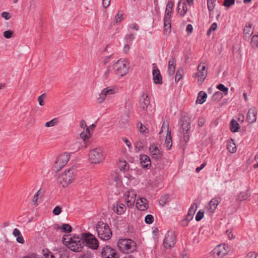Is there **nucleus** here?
Segmentation results:
<instances>
[{
  "label": "nucleus",
  "instance_id": "1",
  "mask_svg": "<svg viewBox=\"0 0 258 258\" xmlns=\"http://www.w3.org/2000/svg\"><path fill=\"white\" fill-rule=\"evenodd\" d=\"M62 241L71 250L75 252L81 251L84 245L82 237L80 238L76 236H73V237L70 236H63Z\"/></svg>",
  "mask_w": 258,
  "mask_h": 258
},
{
  "label": "nucleus",
  "instance_id": "33",
  "mask_svg": "<svg viewBox=\"0 0 258 258\" xmlns=\"http://www.w3.org/2000/svg\"><path fill=\"white\" fill-rule=\"evenodd\" d=\"M58 122V119L57 118H54L51 120L47 122L45 124V126L47 127H52L56 125Z\"/></svg>",
  "mask_w": 258,
  "mask_h": 258
},
{
  "label": "nucleus",
  "instance_id": "3",
  "mask_svg": "<svg viewBox=\"0 0 258 258\" xmlns=\"http://www.w3.org/2000/svg\"><path fill=\"white\" fill-rule=\"evenodd\" d=\"M74 178L75 170L74 168H70L58 177L57 181L62 187H65L72 182Z\"/></svg>",
  "mask_w": 258,
  "mask_h": 258
},
{
  "label": "nucleus",
  "instance_id": "28",
  "mask_svg": "<svg viewBox=\"0 0 258 258\" xmlns=\"http://www.w3.org/2000/svg\"><path fill=\"white\" fill-rule=\"evenodd\" d=\"M253 34V30L251 28V25H246L243 30L244 38L245 39H249V37Z\"/></svg>",
  "mask_w": 258,
  "mask_h": 258
},
{
  "label": "nucleus",
  "instance_id": "18",
  "mask_svg": "<svg viewBox=\"0 0 258 258\" xmlns=\"http://www.w3.org/2000/svg\"><path fill=\"white\" fill-rule=\"evenodd\" d=\"M112 209L117 214L121 215L125 211L126 207L123 204L116 203L115 204L113 205Z\"/></svg>",
  "mask_w": 258,
  "mask_h": 258
},
{
  "label": "nucleus",
  "instance_id": "23",
  "mask_svg": "<svg viewBox=\"0 0 258 258\" xmlns=\"http://www.w3.org/2000/svg\"><path fill=\"white\" fill-rule=\"evenodd\" d=\"M176 59L174 57H172L168 61V73L170 76H172L174 74L175 70Z\"/></svg>",
  "mask_w": 258,
  "mask_h": 258
},
{
  "label": "nucleus",
  "instance_id": "52",
  "mask_svg": "<svg viewBox=\"0 0 258 258\" xmlns=\"http://www.w3.org/2000/svg\"><path fill=\"white\" fill-rule=\"evenodd\" d=\"M106 97V96L103 93V92L101 91V93L99 94V97L97 99V100L99 103H102L104 100H105V98Z\"/></svg>",
  "mask_w": 258,
  "mask_h": 258
},
{
  "label": "nucleus",
  "instance_id": "21",
  "mask_svg": "<svg viewBox=\"0 0 258 258\" xmlns=\"http://www.w3.org/2000/svg\"><path fill=\"white\" fill-rule=\"evenodd\" d=\"M153 78L155 84H162V76L159 70L157 69H154L152 72Z\"/></svg>",
  "mask_w": 258,
  "mask_h": 258
},
{
  "label": "nucleus",
  "instance_id": "4",
  "mask_svg": "<svg viewBox=\"0 0 258 258\" xmlns=\"http://www.w3.org/2000/svg\"><path fill=\"white\" fill-rule=\"evenodd\" d=\"M117 246L123 252L130 253L136 249V243L130 239H120L118 241Z\"/></svg>",
  "mask_w": 258,
  "mask_h": 258
},
{
  "label": "nucleus",
  "instance_id": "49",
  "mask_svg": "<svg viewBox=\"0 0 258 258\" xmlns=\"http://www.w3.org/2000/svg\"><path fill=\"white\" fill-rule=\"evenodd\" d=\"M234 0H225L224 1L223 5L227 7H229L234 4Z\"/></svg>",
  "mask_w": 258,
  "mask_h": 258
},
{
  "label": "nucleus",
  "instance_id": "56",
  "mask_svg": "<svg viewBox=\"0 0 258 258\" xmlns=\"http://www.w3.org/2000/svg\"><path fill=\"white\" fill-rule=\"evenodd\" d=\"M246 258H256V254L254 252H249L247 253Z\"/></svg>",
  "mask_w": 258,
  "mask_h": 258
},
{
  "label": "nucleus",
  "instance_id": "35",
  "mask_svg": "<svg viewBox=\"0 0 258 258\" xmlns=\"http://www.w3.org/2000/svg\"><path fill=\"white\" fill-rule=\"evenodd\" d=\"M135 150L137 152H139L143 149V143L142 141H139L135 143Z\"/></svg>",
  "mask_w": 258,
  "mask_h": 258
},
{
  "label": "nucleus",
  "instance_id": "41",
  "mask_svg": "<svg viewBox=\"0 0 258 258\" xmlns=\"http://www.w3.org/2000/svg\"><path fill=\"white\" fill-rule=\"evenodd\" d=\"M102 92L107 97L108 95H111L114 93V90L109 88H104Z\"/></svg>",
  "mask_w": 258,
  "mask_h": 258
},
{
  "label": "nucleus",
  "instance_id": "19",
  "mask_svg": "<svg viewBox=\"0 0 258 258\" xmlns=\"http://www.w3.org/2000/svg\"><path fill=\"white\" fill-rule=\"evenodd\" d=\"M140 161L142 166L144 168L148 169L151 165L150 159L146 155H141Z\"/></svg>",
  "mask_w": 258,
  "mask_h": 258
},
{
  "label": "nucleus",
  "instance_id": "12",
  "mask_svg": "<svg viewBox=\"0 0 258 258\" xmlns=\"http://www.w3.org/2000/svg\"><path fill=\"white\" fill-rule=\"evenodd\" d=\"M80 126L83 129V131L80 133V137L84 141H85L87 139L89 138L91 136L90 131H89V127H88L86 122L84 120L80 121Z\"/></svg>",
  "mask_w": 258,
  "mask_h": 258
},
{
  "label": "nucleus",
  "instance_id": "60",
  "mask_svg": "<svg viewBox=\"0 0 258 258\" xmlns=\"http://www.w3.org/2000/svg\"><path fill=\"white\" fill-rule=\"evenodd\" d=\"M17 241L21 244L24 243L25 240H24L22 234L21 235V236H19L18 237H17Z\"/></svg>",
  "mask_w": 258,
  "mask_h": 258
},
{
  "label": "nucleus",
  "instance_id": "15",
  "mask_svg": "<svg viewBox=\"0 0 258 258\" xmlns=\"http://www.w3.org/2000/svg\"><path fill=\"white\" fill-rule=\"evenodd\" d=\"M257 110L252 107L248 110L246 116V120L249 123H253L256 120Z\"/></svg>",
  "mask_w": 258,
  "mask_h": 258
},
{
  "label": "nucleus",
  "instance_id": "42",
  "mask_svg": "<svg viewBox=\"0 0 258 258\" xmlns=\"http://www.w3.org/2000/svg\"><path fill=\"white\" fill-rule=\"evenodd\" d=\"M251 45L252 47L257 46L258 45V35H254L251 40Z\"/></svg>",
  "mask_w": 258,
  "mask_h": 258
},
{
  "label": "nucleus",
  "instance_id": "38",
  "mask_svg": "<svg viewBox=\"0 0 258 258\" xmlns=\"http://www.w3.org/2000/svg\"><path fill=\"white\" fill-rule=\"evenodd\" d=\"M168 195H165L162 197L159 201V204L163 206L166 203L168 202Z\"/></svg>",
  "mask_w": 258,
  "mask_h": 258
},
{
  "label": "nucleus",
  "instance_id": "45",
  "mask_svg": "<svg viewBox=\"0 0 258 258\" xmlns=\"http://www.w3.org/2000/svg\"><path fill=\"white\" fill-rule=\"evenodd\" d=\"M119 167L120 170H122L123 171H126L128 169V166L127 165V163L125 161H120Z\"/></svg>",
  "mask_w": 258,
  "mask_h": 258
},
{
  "label": "nucleus",
  "instance_id": "30",
  "mask_svg": "<svg viewBox=\"0 0 258 258\" xmlns=\"http://www.w3.org/2000/svg\"><path fill=\"white\" fill-rule=\"evenodd\" d=\"M207 97V94L203 91H200L198 94L196 103L199 104H203L205 102L206 99Z\"/></svg>",
  "mask_w": 258,
  "mask_h": 258
},
{
  "label": "nucleus",
  "instance_id": "25",
  "mask_svg": "<svg viewBox=\"0 0 258 258\" xmlns=\"http://www.w3.org/2000/svg\"><path fill=\"white\" fill-rule=\"evenodd\" d=\"M224 246V245H219L217 246L213 250L214 253L218 256L223 257L226 254V250Z\"/></svg>",
  "mask_w": 258,
  "mask_h": 258
},
{
  "label": "nucleus",
  "instance_id": "61",
  "mask_svg": "<svg viewBox=\"0 0 258 258\" xmlns=\"http://www.w3.org/2000/svg\"><path fill=\"white\" fill-rule=\"evenodd\" d=\"M192 26L191 24H188L186 26V31L188 33H191L192 31Z\"/></svg>",
  "mask_w": 258,
  "mask_h": 258
},
{
  "label": "nucleus",
  "instance_id": "37",
  "mask_svg": "<svg viewBox=\"0 0 258 258\" xmlns=\"http://www.w3.org/2000/svg\"><path fill=\"white\" fill-rule=\"evenodd\" d=\"M248 197V194L246 191L241 192L238 197V200L242 201L246 200Z\"/></svg>",
  "mask_w": 258,
  "mask_h": 258
},
{
  "label": "nucleus",
  "instance_id": "46",
  "mask_svg": "<svg viewBox=\"0 0 258 258\" xmlns=\"http://www.w3.org/2000/svg\"><path fill=\"white\" fill-rule=\"evenodd\" d=\"M145 221L147 224H152L154 221V217L152 215H147L145 218Z\"/></svg>",
  "mask_w": 258,
  "mask_h": 258
},
{
  "label": "nucleus",
  "instance_id": "57",
  "mask_svg": "<svg viewBox=\"0 0 258 258\" xmlns=\"http://www.w3.org/2000/svg\"><path fill=\"white\" fill-rule=\"evenodd\" d=\"M111 0H102V5L104 8H107L110 3Z\"/></svg>",
  "mask_w": 258,
  "mask_h": 258
},
{
  "label": "nucleus",
  "instance_id": "40",
  "mask_svg": "<svg viewBox=\"0 0 258 258\" xmlns=\"http://www.w3.org/2000/svg\"><path fill=\"white\" fill-rule=\"evenodd\" d=\"M216 0H207V6L209 11H212L215 7Z\"/></svg>",
  "mask_w": 258,
  "mask_h": 258
},
{
  "label": "nucleus",
  "instance_id": "14",
  "mask_svg": "<svg viewBox=\"0 0 258 258\" xmlns=\"http://www.w3.org/2000/svg\"><path fill=\"white\" fill-rule=\"evenodd\" d=\"M149 151L152 158L155 159H160L162 157V152L159 150L157 145L155 144H153L150 145L149 147Z\"/></svg>",
  "mask_w": 258,
  "mask_h": 258
},
{
  "label": "nucleus",
  "instance_id": "64",
  "mask_svg": "<svg viewBox=\"0 0 258 258\" xmlns=\"http://www.w3.org/2000/svg\"><path fill=\"white\" fill-rule=\"evenodd\" d=\"M254 160L256 162V163L253 165V168L256 169L258 168V154L255 156Z\"/></svg>",
  "mask_w": 258,
  "mask_h": 258
},
{
  "label": "nucleus",
  "instance_id": "47",
  "mask_svg": "<svg viewBox=\"0 0 258 258\" xmlns=\"http://www.w3.org/2000/svg\"><path fill=\"white\" fill-rule=\"evenodd\" d=\"M61 229L63 232H71L72 227L69 224H63L61 226Z\"/></svg>",
  "mask_w": 258,
  "mask_h": 258
},
{
  "label": "nucleus",
  "instance_id": "22",
  "mask_svg": "<svg viewBox=\"0 0 258 258\" xmlns=\"http://www.w3.org/2000/svg\"><path fill=\"white\" fill-rule=\"evenodd\" d=\"M147 200L145 198H140L137 200L136 202L137 207L141 211H144L148 208V205L146 203Z\"/></svg>",
  "mask_w": 258,
  "mask_h": 258
},
{
  "label": "nucleus",
  "instance_id": "29",
  "mask_svg": "<svg viewBox=\"0 0 258 258\" xmlns=\"http://www.w3.org/2000/svg\"><path fill=\"white\" fill-rule=\"evenodd\" d=\"M164 31L166 35H168L171 31L170 19H164Z\"/></svg>",
  "mask_w": 258,
  "mask_h": 258
},
{
  "label": "nucleus",
  "instance_id": "34",
  "mask_svg": "<svg viewBox=\"0 0 258 258\" xmlns=\"http://www.w3.org/2000/svg\"><path fill=\"white\" fill-rule=\"evenodd\" d=\"M181 127L182 128L183 132H188L190 128V124L186 120L183 121L181 124Z\"/></svg>",
  "mask_w": 258,
  "mask_h": 258
},
{
  "label": "nucleus",
  "instance_id": "32",
  "mask_svg": "<svg viewBox=\"0 0 258 258\" xmlns=\"http://www.w3.org/2000/svg\"><path fill=\"white\" fill-rule=\"evenodd\" d=\"M239 124L237 121L234 119H232L230 123V128L232 132L235 133L238 131L239 128Z\"/></svg>",
  "mask_w": 258,
  "mask_h": 258
},
{
  "label": "nucleus",
  "instance_id": "16",
  "mask_svg": "<svg viewBox=\"0 0 258 258\" xmlns=\"http://www.w3.org/2000/svg\"><path fill=\"white\" fill-rule=\"evenodd\" d=\"M151 106L149 96L147 94L142 96L140 100V106L143 110L147 111V109Z\"/></svg>",
  "mask_w": 258,
  "mask_h": 258
},
{
  "label": "nucleus",
  "instance_id": "55",
  "mask_svg": "<svg viewBox=\"0 0 258 258\" xmlns=\"http://www.w3.org/2000/svg\"><path fill=\"white\" fill-rule=\"evenodd\" d=\"M2 17L6 20H8L11 18L10 13L6 12H4L2 13Z\"/></svg>",
  "mask_w": 258,
  "mask_h": 258
},
{
  "label": "nucleus",
  "instance_id": "31",
  "mask_svg": "<svg viewBox=\"0 0 258 258\" xmlns=\"http://www.w3.org/2000/svg\"><path fill=\"white\" fill-rule=\"evenodd\" d=\"M227 149L228 151L231 153H233L236 151V147L235 144L234 143L233 140L231 139L230 141L227 142Z\"/></svg>",
  "mask_w": 258,
  "mask_h": 258
},
{
  "label": "nucleus",
  "instance_id": "27",
  "mask_svg": "<svg viewBox=\"0 0 258 258\" xmlns=\"http://www.w3.org/2000/svg\"><path fill=\"white\" fill-rule=\"evenodd\" d=\"M187 6L185 3L179 2L177 6V12L181 16H184L187 12Z\"/></svg>",
  "mask_w": 258,
  "mask_h": 258
},
{
  "label": "nucleus",
  "instance_id": "58",
  "mask_svg": "<svg viewBox=\"0 0 258 258\" xmlns=\"http://www.w3.org/2000/svg\"><path fill=\"white\" fill-rule=\"evenodd\" d=\"M92 257V254L91 253L87 252L82 254L80 256L79 258H91Z\"/></svg>",
  "mask_w": 258,
  "mask_h": 258
},
{
  "label": "nucleus",
  "instance_id": "10",
  "mask_svg": "<svg viewBox=\"0 0 258 258\" xmlns=\"http://www.w3.org/2000/svg\"><path fill=\"white\" fill-rule=\"evenodd\" d=\"M164 246L166 248L174 246L175 244V235L173 232L169 231L166 234L164 240Z\"/></svg>",
  "mask_w": 258,
  "mask_h": 258
},
{
  "label": "nucleus",
  "instance_id": "48",
  "mask_svg": "<svg viewBox=\"0 0 258 258\" xmlns=\"http://www.w3.org/2000/svg\"><path fill=\"white\" fill-rule=\"evenodd\" d=\"M123 19V14L118 13L115 17V21L116 23L120 22Z\"/></svg>",
  "mask_w": 258,
  "mask_h": 258
},
{
  "label": "nucleus",
  "instance_id": "6",
  "mask_svg": "<svg viewBox=\"0 0 258 258\" xmlns=\"http://www.w3.org/2000/svg\"><path fill=\"white\" fill-rule=\"evenodd\" d=\"M82 240L88 247L96 249L99 246V242L95 237L90 233H84L81 234Z\"/></svg>",
  "mask_w": 258,
  "mask_h": 258
},
{
  "label": "nucleus",
  "instance_id": "7",
  "mask_svg": "<svg viewBox=\"0 0 258 258\" xmlns=\"http://www.w3.org/2000/svg\"><path fill=\"white\" fill-rule=\"evenodd\" d=\"M89 160L92 164H98L104 159L102 150L96 148L91 150L88 155Z\"/></svg>",
  "mask_w": 258,
  "mask_h": 258
},
{
  "label": "nucleus",
  "instance_id": "20",
  "mask_svg": "<svg viewBox=\"0 0 258 258\" xmlns=\"http://www.w3.org/2000/svg\"><path fill=\"white\" fill-rule=\"evenodd\" d=\"M220 203V199L215 198L211 200L209 203V211L211 213H213L217 208V206Z\"/></svg>",
  "mask_w": 258,
  "mask_h": 258
},
{
  "label": "nucleus",
  "instance_id": "53",
  "mask_svg": "<svg viewBox=\"0 0 258 258\" xmlns=\"http://www.w3.org/2000/svg\"><path fill=\"white\" fill-rule=\"evenodd\" d=\"M40 192V189L38 190L34 196L33 199V202L34 203V204H36L37 203V201L38 199H39Z\"/></svg>",
  "mask_w": 258,
  "mask_h": 258
},
{
  "label": "nucleus",
  "instance_id": "8",
  "mask_svg": "<svg viewBox=\"0 0 258 258\" xmlns=\"http://www.w3.org/2000/svg\"><path fill=\"white\" fill-rule=\"evenodd\" d=\"M69 155L64 153L58 156L54 164V169L55 172L59 171L63 167H64L69 160Z\"/></svg>",
  "mask_w": 258,
  "mask_h": 258
},
{
  "label": "nucleus",
  "instance_id": "5",
  "mask_svg": "<svg viewBox=\"0 0 258 258\" xmlns=\"http://www.w3.org/2000/svg\"><path fill=\"white\" fill-rule=\"evenodd\" d=\"M113 68L117 75L123 76L128 72L130 63L127 59H119L114 63Z\"/></svg>",
  "mask_w": 258,
  "mask_h": 258
},
{
  "label": "nucleus",
  "instance_id": "43",
  "mask_svg": "<svg viewBox=\"0 0 258 258\" xmlns=\"http://www.w3.org/2000/svg\"><path fill=\"white\" fill-rule=\"evenodd\" d=\"M3 35L4 37H5L7 39H10L13 37L14 36V32L12 31L11 30H7L4 31L3 33Z\"/></svg>",
  "mask_w": 258,
  "mask_h": 258
},
{
  "label": "nucleus",
  "instance_id": "2",
  "mask_svg": "<svg viewBox=\"0 0 258 258\" xmlns=\"http://www.w3.org/2000/svg\"><path fill=\"white\" fill-rule=\"evenodd\" d=\"M98 237L103 240H109L112 235V232L107 224L99 222L96 226Z\"/></svg>",
  "mask_w": 258,
  "mask_h": 258
},
{
  "label": "nucleus",
  "instance_id": "26",
  "mask_svg": "<svg viewBox=\"0 0 258 258\" xmlns=\"http://www.w3.org/2000/svg\"><path fill=\"white\" fill-rule=\"evenodd\" d=\"M173 6V3L171 1H169L166 5L164 19H170Z\"/></svg>",
  "mask_w": 258,
  "mask_h": 258
},
{
  "label": "nucleus",
  "instance_id": "39",
  "mask_svg": "<svg viewBox=\"0 0 258 258\" xmlns=\"http://www.w3.org/2000/svg\"><path fill=\"white\" fill-rule=\"evenodd\" d=\"M46 97V95L45 93L42 94L38 97L37 100L39 102V104L40 106H43L44 104V100Z\"/></svg>",
  "mask_w": 258,
  "mask_h": 258
},
{
  "label": "nucleus",
  "instance_id": "17",
  "mask_svg": "<svg viewBox=\"0 0 258 258\" xmlns=\"http://www.w3.org/2000/svg\"><path fill=\"white\" fill-rule=\"evenodd\" d=\"M201 66V63H200L198 67V71L200 73V75L198 76V83L199 84H202L204 81L205 79L207 76V71H205L206 67L203 66L202 67L201 70L200 69Z\"/></svg>",
  "mask_w": 258,
  "mask_h": 258
},
{
  "label": "nucleus",
  "instance_id": "50",
  "mask_svg": "<svg viewBox=\"0 0 258 258\" xmlns=\"http://www.w3.org/2000/svg\"><path fill=\"white\" fill-rule=\"evenodd\" d=\"M61 211V208L59 206H56L53 210L52 213L54 215H58Z\"/></svg>",
  "mask_w": 258,
  "mask_h": 258
},
{
  "label": "nucleus",
  "instance_id": "51",
  "mask_svg": "<svg viewBox=\"0 0 258 258\" xmlns=\"http://www.w3.org/2000/svg\"><path fill=\"white\" fill-rule=\"evenodd\" d=\"M204 217V212L199 211L196 216V220L197 221H200Z\"/></svg>",
  "mask_w": 258,
  "mask_h": 258
},
{
  "label": "nucleus",
  "instance_id": "36",
  "mask_svg": "<svg viewBox=\"0 0 258 258\" xmlns=\"http://www.w3.org/2000/svg\"><path fill=\"white\" fill-rule=\"evenodd\" d=\"M223 97V94L220 91H217L214 94L212 97V99L216 101H219Z\"/></svg>",
  "mask_w": 258,
  "mask_h": 258
},
{
  "label": "nucleus",
  "instance_id": "63",
  "mask_svg": "<svg viewBox=\"0 0 258 258\" xmlns=\"http://www.w3.org/2000/svg\"><path fill=\"white\" fill-rule=\"evenodd\" d=\"M43 254L46 258H55L54 255L50 252H49V253H44Z\"/></svg>",
  "mask_w": 258,
  "mask_h": 258
},
{
  "label": "nucleus",
  "instance_id": "11",
  "mask_svg": "<svg viewBox=\"0 0 258 258\" xmlns=\"http://www.w3.org/2000/svg\"><path fill=\"white\" fill-rule=\"evenodd\" d=\"M101 254L102 258H118L115 250L108 246H106L102 248Z\"/></svg>",
  "mask_w": 258,
  "mask_h": 258
},
{
  "label": "nucleus",
  "instance_id": "62",
  "mask_svg": "<svg viewBox=\"0 0 258 258\" xmlns=\"http://www.w3.org/2000/svg\"><path fill=\"white\" fill-rule=\"evenodd\" d=\"M206 162H204V163H202L200 167H197L196 169V172H200V171H201L202 169H203L206 166Z\"/></svg>",
  "mask_w": 258,
  "mask_h": 258
},
{
  "label": "nucleus",
  "instance_id": "13",
  "mask_svg": "<svg viewBox=\"0 0 258 258\" xmlns=\"http://www.w3.org/2000/svg\"><path fill=\"white\" fill-rule=\"evenodd\" d=\"M124 198L128 207L134 205L136 198V193L134 190H130L124 194Z\"/></svg>",
  "mask_w": 258,
  "mask_h": 258
},
{
  "label": "nucleus",
  "instance_id": "24",
  "mask_svg": "<svg viewBox=\"0 0 258 258\" xmlns=\"http://www.w3.org/2000/svg\"><path fill=\"white\" fill-rule=\"evenodd\" d=\"M197 205L196 203H194L189 209L188 213L186 215L185 220L187 221H189L192 219L194 215L197 210Z\"/></svg>",
  "mask_w": 258,
  "mask_h": 258
},
{
  "label": "nucleus",
  "instance_id": "54",
  "mask_svg": "<svg viewBox=\"0 0 258 258\" xmlns=\"http://www.w3.org/2000/svg\"><path fill=\"white\" fill-rule=\"evenodd\" d=\"M182 78L181 73L179 71H177L176 73L175 81L178 82Z\"/></svg>",
  "mask_w": 258,
  "mask_h": 258
},
{
  "label": "nucleus",
  "instance_id": "9",
  "mask_svg": "<svg viewBox=\"0 0 258 258\" xmlns=\"http://www.w3.org/2000/svg\"><path fill=\"white\" fill-rule=\"evenodd\" d=\"M164 130L167 132L164 145L167 150H169L171 148L172 144L171 132L169 131L168 123L167 122H165V121H164L162 124L161 130L159 132V134H161Z\"/></svg>",
  "mask_w": 258,
  "mask_h": 258
},
{
  "label": "nucleus",
  "instance_id": "44",
  "mask_svg": "<svg viewBox=\"0 0 258 258\" xmlns=\"http://www.w3.org/2000/svg\"><path fill=\"white\" fill-rule=\"evenodd\" d=\"M217 89H218L220 91L223 92L225 94H227L228 88L227 87H226L223 84H219L217 87Z\"/></svg>",
  "mask_w": 258,
  "mask_h": 258
},
{
  "label": "nucleus",
  "instance_id": "59",
  "mask_svg": "<svg viewBox=\"0 0 258 258\" xmlns=\"http://www.w3.org/2000/svg\"><path fill=\"white\" fill-rule=\"evenodd\" d=\"M13 234L14 235V236L17 237L19 236H21V233L17 228H15L13 231Z\"/></svg>",
  "mask_w": 258,
  "mask_h": 258
}]
</instances>
